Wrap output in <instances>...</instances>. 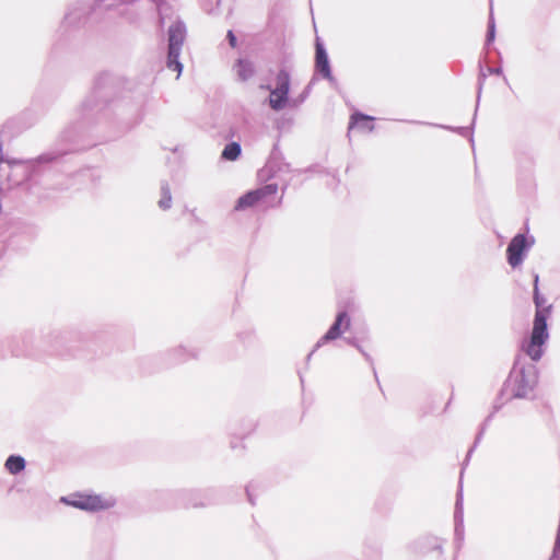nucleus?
Masks as SVG:
<instances>
[{"label":"nucleus","instance_id":"obj_1","mask_svg":"<svg viewBox=\"0 0 560 560\" xmlns=\"http://www.w3.org/2000/svg\"><path fill=\"white\" fill-rule=\"evenodd\" d=\"M533 302L535 305V315L529 337L523 341L522 350L530 358L533 362H538L545 353V345L549 339L548 318L552 313V304L547 303V299L540 293L539 287L533 290Z\"/></svg>","mask_w":560,"mask_h":560},{"label":"nucleus","instance_id":"obj_2","mask_svg":"<svg viewBox=\"0 0 560 560\" xmlns=\"http://www.w3.org/2000/svg\"><path fill=\"white\" fill-rule=\"evenodd\" d=\"M538 382V370L534 363L515 361L513 368L503 384L500 397L506 396V400L512 398H529Z\"/></svg>","mask_w":560,"mask_h":560},{"label":"nucleus","instance_id":"obj_3","mask_svg":"<svg viewBox=\"0 0 560 560\" xmlns=\"http://www.w3.org/2000/svg\"><path fill=\"white\" fill-rule=\"evenodd\" d=\"M114 85L109 74L100 75L94 83L92 93L82 102L81 112L84 118L103 115L114 103Z\"/></svg>","mask_w":560,"mask_h":560},{"label":"nucleus","instance_id":"obj_4","mask_svg":"<svg viewBox=\"0 0 560 560\" xmlns=\"http://www.w3.org/2000/svg\"><path fill=\"white\" fill-rule=\"evenodd\" d=\"M186 38V25L183 21L176 20L167 31V57L166 67L170 70L182 73L183 63L179 61L182 47Z\"/></svg>","mask_w":560,"mask_h":560},{"label":"nucleus","instance_id":"obj_5","mask_svg":"<svg viewBox=\"0 0 560 560\" xmlns=\"http://www.w3.org/2000/svg\"><path fill=\"white\" fill-rule=\"evenodd\" d=\"M60 502L86 512L107 510L115 505L114 499H104L98 494H88L81 492L61 497Z\"/></svg>","mask_w":560,"mask_h":560},{"label":"nucleus","instance_id":"obj_6","mask_svg":"<svg viewBox=\"0 0 560 560\" xmlns=\"http://www.w3.org/2000/svg\"><path fill=\"white\" fill-rule=\"evenodd\" d=\"M350 327L351 317L349 313L346 310L338 311L327 331L317 340L313 350L307 354L306 362L311 360L315 351H317L324 345L341 338L342 335L350 329Z\"/></svg>","mask_w":560,"mask_h":560},{"label":"nucleus","instance_id":"obj_7","mask_svg":"<svg viewBox=\"0 0 560 560\" xmlns=\"http://www.w3.org/2000/svg\"><path fill=\"white\" fill-rule=\"evenodd\" d=\"M534 237L517 233L506 247V260L512 268L520 267L534 245Z\"/></svg>","mask_w":560,"mask_h":560},{"label":"nucleus","instance_id":"obj_8","mask_svg":"<svg viewBox=\"0 0 560 560\" xmlns=\"http://www.w3.org/2000/svg\"><path fill=\"white\" fill-rule=\"evenodd\" d=\"M96 9H101L95 4L90 7L83 1L71 4L65 14L61 27L67 32L68 30L80 28L89 20L90 14Z\"/></svg>","mask_w":560,"mask_h":560},{"label":"nucleus","instance_id":"obj_9","mask_svg":"<svg viewBox=\"0 0 560 560\" xmlns=\"http://www.w3.org/2000/svg\"><path fill=\"white\" fill-rule=\"evenodd\" d=\"M278 191V185L275 183L267 184L257 189L248 190L242 195L234 206L236 211H242L264 202L268 197L275 196Z\"/></svg>","mask_w":560,"mask_h":560},{"label":"nucleus","instance_id":"obj_10","mask_svg":"<svg viewBox=\"0 0 560 560\" xmlns=\"http://www.w3.org/2000/svg\"><path fill=\"white\" fill-rule=\"evenodd\" d=\"M315 73L320 75L323 79H326L330 82V84H336V79L331 72V66L329 61V57L325 45L316 38L315 42V65H314Z\"/></svg>","mask_w":560,"mask_h":560},{"label":"nucleus","instance_id":"obj_11","mask_svg":"<svg viewBox=\"0 0 560 560\" xmlns=\"http://www.w3.org/2000/svg\"><path fill=\"white\" fill-rule=\"evenodd\" d=\"M266 170L269 173V176H275L281 172H290V164L284 161V156L279 149L278 143H275L268 161L266 163Z\"/></svg>","mask_w":560,"mask_h":560},{"label":"nucleus","instance_id":"obj_12","mask_svg":"<svg viewBox=\"0 0 560 560\" xmlns=\"http://www.w3.org/2000/svg\"><path fill=\"white\" fill-rule=\"evenodd\" d=\"M454 535L457 541L464 539V508H463V489H459L456 493L455 511H454Z\"/></svg>","mask_w":560,"mask_h":560},{"label":"nucleus","instance_id":"obj_13","mask_svg":"<svg viewBox=\"0 0 560 560\" xmlns=\"http://www.w3.org/2000/svg\"><path fill=\"white\" fill-rule=\"evenodd\" d=\"M199 351L195 348H186L184 346L175 347L167 351V360L171 364L186 362L188 359L198 358Z\"/></svg>","mask_w":560,"mask_h":560},{"label":"nucleus","instance_id":"obj_14","mask_svg":"<svg viewBox=\"0 0 560 560\" xmlns=\"http://www.w3.org/2000/svg\"><path fill=\"white\" fill-rule=\"evenodd\" d=\"M373 120L374 117L363 114L361 112H355L350 116L349 130L358 128L371 132L374 130Z\"/></svg>","mask_w":560,"mask_h":560},{"label":"nucleus","instance_id":"obj_15","mask_svg":"<svg viewBox=\"0 0 560 560\" xmlns=\"http://www.w3.org/2000/svg\"><path fill=\"white\" fill-rule=\"evenodd\" d=\"M234 69L237 75V79L242 82L248 81L254 77L256 72V68L253 61L245 58H238L235 61Z\"/></svg>","mask_w":560,"mask_h":560},{"label":"nucleus","instance_id":"obj_16","mask_svg":"<svg viewBox=\"0 0 560 560\" xmlns=\"http://www.w3.org/2000/svg\"><path fill=\"white\" fill-rule=\"evenodd\" d=\"M290 92H278V89H270V95L268 97V105L275 112H280L284 109L288 105H290L289 100Z\"/></svg>","mask_w":560,"mask_h":560},{"label":"nucleus","instance_id":"obj_17","mask_svg":"<svg viewBox=\"0 0 560 560\" xmlns=\"http://www.w3.org/2000/svg\"><path fill=\"white\" fill-rule=\"evenodd\" d=\"M477 108H478V106H476L475 116L472 118V124L470 127H451V126H446V125H438V124L422 122V121H416V120H410L409 122L428 125V126H433V127H439L442 129L455 131L463 137H469L470 143L474 144L472 128H474L475 120H476Z\"/></svg>","mask_w":560,"mask_h":560},{"label":"nucleus","instance_id":"obj_18","mask_svg":"<svg viewBox=\"0 0 560 560\" xmlns=\"http://www.w3.org/2000/svg\"><path fill=\"white\" fill-rule=\"evenodd\" d=\"M26 462L23 456L12 454L4 462V468L11 475H19L25 469Z\"/></svg>","mask_w":560,"mask_h":560},{"label":"nucleus","instance_id":"obj_19","mask_svg":"<svg viewBox=\"0 0 560 560\" xmlns=\"http://www.w3.org/2000/svg\"><path fill=\"white\" fill-rule=\"evenodd\" d=\"M160 194H161V198L158 201L159 208L163 211L171 209L173 198H172L170 185L166 180L161 182Z\"/></svg>","mask_w":560,"mask_h":560},{"label":"nucleus","instance_id":"obj_20","mask_svg":"<svg viewBox=\"0 0 560 560\" xmlns=\"http://www.w3.org/2000/svg\"><path fill=\"white\" fill-rule=\"evenodd\" d=\"M242 153V147L238 142L231 141L225 144L224 149L221 152V159L225 161H235L240 158Z\"/></svg>","mask_w":560,"mask_h":560},{"label":"nucleus","instance_id":"obj_21","mask_svg":"<svg viewBox=\"0 0 560 560\" xmlns=\"http://www.w3.org/2000/svg\"><path fill=\"white\" fill-rule=\"evenodd\" d=\"M291 77L285 68H281L276 77V89L278 92H290Z\"/></svg>","mask_w":560,"mask_h":560},{"label":"nucleus","instance_id":"obj_22","mask_svg":"<svg viewBox=\"0 0 560 560\" xmlns=\"http://www.w3.org/2000/svg\"><path fill=\"white\" fill-rule=\"evenodd\" d=\"M502 405H498L495 404L493 406V411L487 417V419L485 420V423L482 424V427L480 428V431L478 432L477 436H476V440L474 442V445L468 450L467 452V455H466V459L464 462V465L467 464V462L469 460L471 454L474 453L475 448L477 447L478 443L480 442L483 433H485V428L487 425V423L491 420V418L493 417V415L499 411V409L501 408Z\"/></svg>","mask_w":560,"mask_h":560},{"label":"nucleus","instance_id":"obj_23","mask_svg":"<svg viewBox=\"0 0 560 560\" xmlns=\"http://www.w3.org/2000/svg\"><path fill=\"white\" fill-rule=\"evenodd\" d=\"M494 39H495V22H494V18H493L492 8H491L490 14H489V20H488L485 45L487 47L490 46L494 42Z\"/></svg>","mask_w":560,"mask_h":560},{"label":"nucleus","instance_id":"obj_24","mask_svg":"<svg viewBox=\"0 0 560 560\" xmlns=\"http://www.w3.org/2000/svg\"><path fill=\"white\" fill-rule=\"evenodd\" d=\"M345 341L355 348L364 358V360L373 366V359L372 357L363 349V347L360 345L359 339L357 337H347L345 338Z\"/></svg>","mask_w":560,"mask_h":560},{"label":"nucleus","instance_id":"obj_25","mask_svg":"<svg viewBox=\"0 0 560 560\" xmlns=\"http://www.w3.org/2000/svg\"><path fill=\"white\" fill-rule=\"evenodd\" d=\"M131 0H95V5L108 10L119 3H128Z\"/></svg>","mask_w":560,"mask_h":560},{"label":"nucleus","instance_id":"obj_26","mask_svg":"<svg viewBox=\"0 0 560 560\" xmlns=\"http://www.w3.org/2000/svg\"><path fill=\"white\" fill-rule=\"evenodd\" d=\"M308 93H310V85H307L305 88V90L296 98L292 100L290 105L298 107L306 100V97L308 96Z\"/></svg>","mask_w":560,"mask_h":560},{"label":"nucleus","instance_id":"obj_27","mask_svg":"<svg viewBox=\"0 0 560 560\" xmlns=\"http://www.w3.org/2000/svg\"><path fill=\"white\" fill-rule=\"evenodd\" d=\"M486 78H487V74H486L483 68L480 67V71H479V74H478V96H477V103L479 102L480 94H481L482 86L485 84Z\"/></svg>","mask_w":560,"mask_h":560},{"label":"nucleus","instance_id":"obj_28","mask_svg":"<svg viewBox=\"0 0 560 560\" xmlns=\"http://www.w3.org/2000/svg\"><path fill=\"white\" fill-rule=\"evenodd\" d=\"M226 39L229 42V45L232 47V48H235L236 45H237V38L234 34L233 31L229 30L228 33H226Z\"/></svg>","mask_w":560,"mask_h":560},{"label":"nucleus","instance_id":"obj_29","mask_svg":"<svg viewBox=\"0 0 560 560\" xmlns=\"http://www.w3.org/2000/svg\"><path fill=\"white\" fill-rule=\"evenodd\" d=\"M487 72L489 74L503 75V70L501 67H488Z\"/></svg>","mask_w":560,"mask_h":560},{"label":"nucleus","instance_id":"obj_30","mask_svg":"<svg viewBox=\"0 0 560 560\" xmlns=\"http://www.w3.org/2000/svg\"><path fill=\"white\" fill-rule=\"evenodd\" d=\"M538 283H539V275L535 273L534 275L533 290H536V287H538Z\"/></svg>","mask_w":560,"mask_h":560},{"label":"nucleus","instance_id":"obj_31","mask_svg":"<svg viewBox=\"0 0 560 560\" xmlns=\"http://www.w3.org/2000/svg\"><path fill=\"white\" fill-rule=\"evenodd\" d=\"M261 89H265V90H268L270 92V89H273L271 85L269 84H266V85H260Z\"/></svg>","mask_w":560,"mask_h":560},{"label":"nucleus","instance_id":"obj_32","mask_svg":"<svg viewBox=\"0 0 560 560\" xmlns=\"http://www.w3.org/2000/svg\"><path fill=\"white\" fill-rule=\"evenodd\" d=\"M247 495H248V501H249L252 504H254V502H253V500H252V497H250V494H249V492H248V491H247Z\"/></svg>","mask_w":560,"mask_h":560},{"label":"nucleus","instance_id":"obj_33","mask_svg":"<svg viewBox=\"0 0 560 560\" xmlns=\"http://www.w3.org/2000/svg\"><path fill=\"white\" fill-rule=\"evenodd\" d=\"M503 80L505 83H508V78L503 75Z\"/></svg>","mask_w":560,"mask_h":560},{"label":"nucleus","instance_id":"obj_34","mask_svg":"<svg viewBox=\"0 0 560 560\" xmlns=\"http://www.w3.org/2000/svg\"><path fill=\"white\" fill-rule=\"evenodd\" d=\"M220 1H221V0H217V4H219V3H220Z\"/></svg>","mask_w":560,"mask_h":560}]
</instances>
